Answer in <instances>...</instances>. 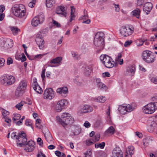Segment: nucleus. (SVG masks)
<instances>
[{
  "label": "nucleus",
  "instance_id": "nucleus-60",
  "mask_svg": "<svg viewBox=\"0 0 157 157\" xmlns=\"http://www.w3.org/2000/svg\"><path fill=\"white\" fill-rule=\"evenodd\" d=\"M110 76V75L109 73L107 72L103 73L102 75V76L103 77H109Z\"/></svg>",
  "mask_w": 157,
  "mask_h": 157
},
{
  "label": "nucleus",
  "instance_id": "nucleus-5",
  "mask_svg": "<svg viewBox=\"0 0 157 157\" xmlns=\"http://www.w3.org/2000/svg\"><path fill=\"white\" fill-rule=\"evenodd\" d=\"M100 59L105 66L108 68H111L114 66V62L109 56L106 55H102L100 56Z\"/></svg>",
  "mask_w": 157,
  "mask_h": 157
},
{
  "label": "nucleus",
  "instance_id": "nucleus-18",
  "mask_svg": "<svg viewBox=\"0 0 157 157\" xmlns=\"http://www.w3.org/2000/svg\"><path fill=\"white\" fill-rule=\"evenodd\" d=\"M56 13L58 14H61L63 16L66 17L67 14L66 9L63 6H59L56 8Z\"/></svg>",
  "mask_w": 157,
  "mask_h": 157
},
{
  "label": "nucleus",
  "instance_id": "nucleus-46",
  "mask_svg": "<svg viewBox=\"0 0 157 157\" xmlns=\"http://www.w3.org/2000/svg\"><path fill=\"white\" fill-rule=\"evenodd\" d=\"M70 116V114L68 113H64L62 114L61 116V118L63 120L65 121V118L66 119Z\"/></svg>",
  "mask_w": 157,
  "mask_h": 157
},
{
  "label": "nucleus",
  "instance_id": "nucleus-30",
  "mask_svg": "<svg viewBox=\"0 0 157 157\" xmlns=\"http://www.w3.org/2000/svg\"><path fill=\"white\" fill-rule=\"evenodd\" d=\"M119 112L122 114H125L127 112L125 105H121L118 108Z\"/></svg>",
  "mask_w": 157,
  "mask_h": 157
},
{
  "label": "nucleus",
  "instance_id": "nucleus-50",
  "mask_svg": "<svg viewBox=\"0 0 157 157\" xmlns=\"http://www.w3.org/2000/svg\"><path fill=\"white\" fill-rule=\"evenodd\" d=\"M36 2V0H32L29 3V6L31 8L33 7L35 4Z\"/></svg>",
  "mask_w": 157,
  "mask_h": 157
},
{
  "label": "nucleus",
  "instance_id": "nucleus-38",
  "mask_svg": "<svg viewBox=\"0 0 157 157\" xmlns=\"http://www.w3.org/2000/svg\"><path fill=\"white\" fill-rule=\"evenodd\" d=\"M24 91L22 90L19 89V88H17L15 92V95L17 97H19L21 96L24 93Z\"/></svg>",
  "mask_w": 157,
  "mask_h": 157
},
{
  "label": "nucleus",
  "instance_id": "nucleus-11",
  "mask_svg": "<svg viewBox=\"0 0 157 157\" xmlns=\"http://www.w3.org/2000/svg\"><path fill=\"white\" fill-rule=\"evenodd\" d=\"M67 103L68 102L67 100L65 99L61 100L58 101L56 105L55 109L57 112H60L62 109L64 108Z\"/></svg>",
  "mask_w": 157,
  "mask_h": 157
},
{
  "label": "nucleus",
  "instance_id": "nucleus-44",
  "mask_svg": "<svg viewBox=\"0 0 157 157\" xmlns=\"http://www.w3.org/2000/svg\"><path fill=\"white\" fill-rule=\"evenodd\" d=\"M100 138V135L99 134H96L95 136L93 138L92 140L95 143L97 141H98Z\"/></svg>",
  "mask_w": 157,
  "mask_h": 157
},
{
  "label": "nucleus",
  "instance_id": "nucleus-19",
  "mask_svg": "<svg viewBox=\"0 0 157 157\" xmlns=\"http://www.w3.org/2000/svg\"><path fill=\"white\" fill-rule=\"evenodd\" d=\"M136 68L134 65L128 67L126 68V71L124 72L126 75L133 76L135 73Z\"/></svg>",
  "mask_w": 157,
  "mask_h": 157
},
{
  "label": "nucleus",
  "instance_id": "nucleus-9",
  "mask_svg": "<svg viewBox=\"0 0 157 157\" xmlns=\"http://www.w3.org/2000/svg\"><path fill=\"white\" fill-rule=\"evenodd\" d=\"M55 96V93L51 88L46 89L43 94V98L44 99L51 100Z\"/></svg>",
  "mask_w": 157,
  "mask_h": 157
},
{
  "label": "nucleus",
  "instance_id": "nucleus-26",
  "mask_svg": "<svg viewBox=\"0 0 157 157\" xmlns=\"http://www.w3.org/2000/svg\"><path fill=\"white\" fill-rule=\"evenodd\" d=\"M44 136L46 140L48 143L49 144L52 143V142L53 141V138L49 132H46L44 134Z\"/></svg>",
  "mask_w": 157,
  "mask_h": 157
},
{
  "label": "nucleus",
  "instance_id": "nucleus-41",
  "mask_svg": "<svg viewBox=\"0 0 157 157\" xmlns=\"http://www.w3.org/2000/svg\"><path fill=\"white\" fill-rule=\"evenodd\" d=\"M10 29L14 35H16L17 34L19 31H20V30L16 27H11Z\"/></svg>",
  "mask_w": 157,
  "mask_h": 157
},
{
  "label": "nucleus",
  "instance_id": "nucleus-63",
  "mask_svg": "<svg viewBox=\"0 0 157 157\" xmlns=\"http://www.w3.org/2000/svg\"><path fill=\"white\" fill-rule=\"evenodd\" d=\"M132 42L131 40L130 41H126L124 44V46L125 47H127L128 46H129L130 45V44L132 43Z\"/></svg>",
  "mask_w": 157,
  "mask_h": 157
},
{
  "label": "nucleus",
  "instance_id": "nucleus-53",
  "mask_svg": "<svg viewBox=\"0 0 157 157\" xmlns=\"http://www.w3.org/2000/svg\"><path fill=\"white\" fill-rule=\"evenodd\" d=\"M80 129L79 128H76L74 130L73 134L75 135H78L80 133Z\"/></svg>",
  "mask_w": 157,
  "mask_h": 157
},
{
  "label": "nucleus",
  "instance_id": "nucleus-4",
  "mask_svg": "<svg viewBox=\"0 0 157 157\" xmlns=\"http://www.w3.org/2000/svg\"><path fill=\"white\" fill-rule=\"evenodd\" d=\"M142 57L143 60L148 63H152L155 60V56L148 50H145L143 52Z\"/></svg>",
  "mask_w": 157,
  "mask_h": 157
},
{
  "label": "nucleus",
  "instance_id": "nucleus-21",
  "mask_svg": "<svg viewBox=\"0 0 157 157\" xmlns=\"http://www.w3.org/2000/svg\"><path fill=\"white\" fill-rule=\"evenodd\" d=\"M33 80V83L32 86L33 89L39 94H42L43 92V90L38 84L36 79V78L34 79Z\"/></svg>",
  "mask_w": 157,
  "mask_h": 157
},
{
  "label": "nucleus",
  "instance_id": "nucleus-32",
  "mask_svg": "<svg viewBox=\"0 0 157 157\" xmlns=\"http://www.w3.org/2000/svg\"><path fill=\"white\" fill-rule=\"evenodd\" d=\"M71 55L73 59L75 60H78L81 59V55L79 54L76 52H71Z\"/></svg>",
  "mask_w": 157,
  "mask_h": 157
},
{
  "label": "nucleus",
  "instance_id": "nucleus-39",
  "mask_svg": "<svg viewBox=\"0 0 157 157\" xmlns=\"http://www.w3.org/2000/svg\"><path fill=\"white\" fill-rule=\"evenodd\" d=\"M97 86L98 89L101 90H105L107 89V87L102 82L98 84Z\"/></svg>",
  "mask_w": 157,
  "mask_h": 157
},
{
  "label": "nucleus",
  "instance_id": "nucleus-59",
  "mask_svg": "<svg viewBox=\"0 0 157 157\" xmlns=\"http://www.w3.org/2000/svg\"><path fill=\"white\" fill-rule=\"evenodd\" d=\"M13 62V59L9 57L8 58L7 61V65H9L10 64L12 63Z\"/></svg>",
  "mask_w": 157,
  "mask_h": 157
},
{
  "label": "nucleus",
  "instance_id": "nucleus-55",
  "mask_svg": "<svg viewBox=\"0 0 157 157\" xmlns=\"http://www.w3.org/2000/svg\"><path fill=\"white\" fill-rule=\"evenodd\" d=\"M5 60L3 58H0V67H2L4 66Z\"/></svg>",
  "mask_w": 157,
  "mask_h": 157
},
{
  "label": "nucleus",
  "instance_id": "nucleus-42",
  "mask_svg": "<svg viewBox=\"0 0 157 157\" xmlns=\"http://www.w3.org/2000/svg\"><path fill=\"white\" fill-rule=\"evenodd\" d=\"M105 145V143L104 142H102L99 144H95V146L96 148H98L99 147L101 149H103L104 148Z\"/></svg>",
  "mask_w": 157,
  "mask_h": 157
},
{
  "label": "nucleus",
  "instance_id": "nucleus-15",
  "mask_svg": "<svg viewBox=\"0 0 157 157\" xmlns=\"http://www.w3.org/2000/svg\"><path fill=\"white\" fill-rule=\"evenodd\" d=\"M123 152L119 147H116L113 150L111 157H123Z\"/></svg>",
  "mask_w": 157,
  "mask_h": 157
},
{
  "label": "nucleus",
  "instance_id": "nucleus-52",
  "mask_svg": "<svg viewBox=\"0 0 157 157\" xmlns=\"http://www.w3.org/2000/svg\"><path fill=\"white\" fill-rule=\"evenodd\" d=\"M52 23L54 25L56 26L57 27H60L61 26L60 24L59 23L53 19H52Z\"/></svg>",
  "mask_w": 157,
  "mask_h": 157
},
{
  "label": "nucleus",
  "instance_id": "nucleus-17",
  "mask_svg": "<svg viewBox=\"0 0 157 157\" xmlns=\"http://www.w3.org/2000/svg\"><path fill=\"white\" fill-rule=\"evenodd\" d=\"M73 81L77 85L82 86L86 84V81L83 79L79 78L78 76H76L73 78Z\"/></svg>",
  "mask_w": 157,
  "mask_h": 157
},
{
  "label": "nucleus",
  "instance_id": "nucleus-34",
  "mask_svg": "<svg viewBox=\"0 0 157 157\" xmlns=\"http://www.w3.org/2000/svg\"><path fill=\"white\" fill-rule=\"evenodd\" d=\"M55 3V2L54 0H46V5L47 7H51Z\"/></svg>",
  "mask_w": 157,
  "mask_h": 157
},
{
  "label": "nucleus",
  "instance_id": "nucleus-57",
  "mask_svg": "<svg viewBox=\"0 0 157 157\" xmlns=\"http://www.w3.org/2000/svg\"><path fill=\"white\" fill-rule=\"evenodd\" d=\"M115 8V10L117 12H119L120 11L119 6L118 4L116 5L115 3L113 4Z\"/></svg>",
  "mask_w": 157,
  "mask_h": 157
},
{
  "label": "nucleus",
  "instance_id": "nucleus-2",
  "mask_svg": "<svg viewBox=\"0 0 157 157\" xmlns=\"http://www.w3.org/2000/svg\"><path fill=\"white\" fill-rule=\"evenodd\" d=\"M104 33L103 32H98L95 35L94 40L95 48L99 50L103 49L104 47Z\"/></svg>",
  "mask_w": 157,
  "mask_h": 157
},
{
  "label": "nucleus",
  "instance_id": "nucleus-40",
  "mask_svg": "<svg viewBox=\"0 0 157 157\" xmlns=\"http://www.w3.org/2000/svg\"><path fill=\"white\" fill-rule=\"evenodd\" d=\"M96 100L97 102L104 103L106 101V98L104 96H101L96 98Z\"/></svg>",
  "mask_w": 157,
  "mask_h": 157
},
{
  "label": "nucleus",
  "instance_id": "nucleus-20",
  "mask_svg": "<svg viewBox=\"0 0 157 157\" xmlns=\"http://www.w3.org/2000/svg\"><path fill=\"white\" fill-rule=\"evenodd\" d=\"M153 6V4L151 2H147L144 5L143 8V10L146 12L147 14H148L152 9Z\"/></svg>",
  "mask_w": 157,
  "mask_h": 157
},
{
  "label": "nucleus",
  "instance_id": "nucleus-62",
  "mask_svg": "<svg viewBox=\"0 0 157 157\" xmlns=\"http://www.w3.org/2000/svg\"><path fill=\"white\" fill-rule=\"evenodd\" d=\"M5 8L3 5H1L0 6V14L2 13L5 10Z\"/></svg>",
  "mask_w": 157,
  "mask_h": 157
},
{
  "label": "nucleus",
  "instance_id": "nucleus-25",
  "mask_svg": "<svg viewBox=\"0 0 157 157\" xmlns=\"http://www.w3.org/2000/svg\"><path fill=\"white\" fill-rule=\"evenodd\" d=\"M27 86V83L26 81L24 80H22L20 82L17 88H19V89L21 90H22L23 91H24Z\"/></svg>",
  "mask_w": 157,
  "mask_h": 157
},
{
  "label": "nucleus",
  "instance_id": "nucleus-33",
  "mask_svg": "<svg viewBox=\"0 0 157 157\" xmlns=\"http://www.w3.org/2000/svg\"><path fill=\"white\" fill-rule=\"evenodd\" d=\"M92 71V70L91 67L90 66L87 67L85 68L84 73L86 76H90Z\"/></svg>",
  "mask_w": 157,
  "mask_h": 157
},
{
  "label": "nucleus",
  "instance_id": "nucleus-7",
  "mask_svg": "<svg viewBox=\"0 0 157 157\" xmlns=\"http://www.w3.org/2000/svg\"><path fill=\"white\" fill-rule=\"evenodd\" d=\"M44 14L42 13L35 17L32 21V25L34 26H36L39 24L42 23L44 21Z\"/></svg>",
  "mask_w": 157,
  "mask_h": 157
},
{
  "label": "nucleus",
  "instance_id": "nucleus-22",
  "mask_svg": "<svg viewBox=\"0 0 157 157\" xmlns=\"http://www.w3.org/2000/svg\"><path fill=\"white\" fill-rule=\"evenodd\" d=\"M13 41L10 39H5L3 40V46L6 48H9L13 46Z\"/></svg>",
  "mask_w": 157,
  "mask_h": 157
},
{
  "label": "nucleus",
  "instance_id": "nucleus-10",
  "mask_svg": "<svg viewBox=\"0 0 157 157\" xmlns=\"http://www.w3.org/2000/svg\"><path fill=\"white\" fill-rule=\"evenodd\" d=\"M93 110V107L89 105H82L79 108L78 113V114L81 115L82 113L91 112Z\"/></svg>",
  "mask_w": 157,
  "mask_h": 157
},
{
  "label": "nucleus",
  "instance_id": "nucleus-49",
  "mask_svg": "<svg viewBox=\"0 0 157 157\" xmlns=\"http://www.w3.org/2000/svg\"><path fill=\"white\" fill-rule=\"evenodd\" d=\"M2 114L3 116V118H5V117H6V116L9 114V113L7 111H6L4 109H2Z\"/></svg>",
  "mask_w": 157,
  "mask_h": 157
},
{
  "label": "nucleus",
  "instance_id": "nucleus-23",
  "mask_svg": "<svg viewBox=\"0 0 157 157\" xmlns=\"http://www.w3.org/2000/svg\"><path fill=\"white\" fill-rule=\"evenodd\" d=\"M57 93L63 94H66L68 92V89L66 87H63L58 88L56 90Z\"/></svg>",
  "mask_w": 157,
  "mask_h": 157
},
{
  "label": "nucleus",
  "instance_id": "nucleus-12",
  "mask_svg": "<svg viewBox=\"0 0 157 157\" xmlns=\"http://www.w3.org/2000/svg\"><path fill=\"white\" fill-rule=\"evenodd\" d=\"M67 103L68 102L67 100L65 99L61 100L58 101L56 105L55 109L57 112H60L62 109L64 108Z\"/></svg>",
  "mask_w": 157,
  "mask_h": 157
},
{
  "label": "nucleus",
  "instance_id": "nucleus-27",
  "mask_svg": "<svg viewBox=\"0 0 157 157\" xmlns=\"http://www.w3.org/2000/svg\"><path fill=\"white\" fill-rule=\"evenodd\" d=\"M35 40L36 41L37 44L38 45L39 48L40 49H42L44 47V40L42 38H36Z\"/></svg>",
  "mask_w": 157,
  "mask_h": 157
},
{
  "label": "nucleus",
  "instance_id": "nucleus-36",
  "mask_svg": "<svg viewBox=\"0 0 157 157\" xmlns=\"http://www.w3.org/2000/svg\"><path fill=\"white\" fill-rule=\"evenodd\" d=\"M21 117V115L18 113H15L13 114L12 120L15 124V122H17L18 120H19Z\"/></svg>",
  "mask_w": 157,
  "mask_h": 157
},
{
  "label": "nucleus",
  "instance_id": "nucleus-45",
  "mask_svg": "<svg viewBox=\"0 0 157 157\" xmlns=\"http://www.w3.org/2000/svg\"><path fill=\"white\" fill-rule=\"evenodd\" d=\"M32 123L31 120L29 119H27L25 120V124L26 125L28 126L31 127L32 128H33L32 126Z\"/></svg>",
  "mask_w": 157,
  "mask_h": 157
},
{
  "label": "nucleus",
  "instance_id": "nucleus-31",
  "mask_svg": "<svg viewBox=\"0 0 157 157\" xmlns=\"http://www.w3.org/2000/svg\"><path fill=\"white\" fill-rule=\"evenodd\" d=\"M62 59L61 57H57L52 59L50 62V63L53 64L59 63L61 62Z\"/></svg>",
  "mask_w": 157,
  "mask_h": 157
},
{
  "label": "nucleus",
  "instance_id": "nucleus-51",
  "mask_svg": "<svg viewBox=\"0 0 157 157\" xmlns=\"http://www.w3.org/2000/svg\"><path fill=\"white\" fill-rule=\"evenodd\" d=\"M37 142L38 144L41 147L43 145V142L40 138L38 137L37 139Z\"/></svg>",
  "mask_w": 157,
  "mask_h": 157
},
{
  "label": "nucleus",
  "instance_id": "nucleus-61",
  "mask_svg": "<svg viewBox=\"0 0 157 157\" xmlns=\"http://www.w3.org/2000/svg\"><path fill=\"white\" fill-rule=\"evenodd\" d=\"M144 2V0H137V4L139 6H141Z\"/></svg>",
  "mask_w": 157,
  "mask_h": 157
},
{
  "label": "nucleus",
  "instance_id": "nucleus-56",
  "mask_svg": "<svg viewBox=\"0 0 157 157\" xmlns=\"http://www.w3.org/2000/svg\"><path fill=\"white\" fill-rule=\"evenodd\" d=\"M94 143V142L93 141L91 140H86V144L87 145H90L92 144H93Z\"/></svg>",
  "mask_w": 157,
  "mask_h": 157
},
{
  "label": "nucleus",
  "instance_id": "nucleus-16",
  "mask_svg": "<svg viewBox=\"0 0 157 157\" xmlns=\"http://www.w3.org/2000/svg\"><path fill=\"white\" fill-rule=\"evenodd\" d=\"M33 143V142L32 141H29L27 143H25V145L24 147L25 151L27 152L33 151L35 148Z\"/></svg>",
  "mask_w": 157,
  "mask_h": 157
},
{
  "label": "nucleus",
  "instance_id": "nucleus-48",
  "mask_svg": "<svg viewBox=\"0 0 157 157\" xmlns=\"http://www.w3.org/2000/svg\"><path fill=\"white\" fill-rule=\"evenodd\" d=\"M25 117L24 116H23L21 119L18 121L17 122H15V124L17 125H20L22 124L23 121L25 119Z\"/></svg>",
  "mask_w": 157,
  "mask_h": 157
},
{
  "label": "nucleus",
  "instance_id": "nucleus-14",
  "mask_svg": "<svg viewBox=\"0 0 157 157\" xmlns=\"http://www.w3.org/2000/svg\"><path fill=\"white\" fill-rule=\"evenodd\" d=\"M154 105L151 103L145 106L143 108V112L145 113L150 114L152 113L155 111Z\"/></svg>",
  "mask_w": 157,
  "mask_h": 157
},
{
  "label": "nucleus",
  "instance_id": "nucleus-64",
  "mask_svg": "<svg viewBox=\"0 0 157 157\" xmlns=\"http://www.w3.org/2000/svg\"><path fill=\"white\" fill-rule=\"evenodd\" d=\"M37 157H46L42 152H40L37 155Z\"/></svg>",
  "mask_w": 157,
  "mask_h": 157
},
{
  "label": "nucleus",
  "instance_id": "nucleus-58",
  "mask_svg": "<svg viewBox=\"0 0 157 157\" xmlns=\"http://www.w3.org/2000/svg\"><path fill=\"white\" fill-rule=\"evenodd\" d=\"M75 17V16L74 14V13H71V16L70 19V22H71L72 20H74Z\"/></svg>",
  "mask_w": 157,
  "mask_h": 157
},
{
  "label": "nucleus",
  "instance_id": "nucleus-54",
  "mask_svg": "<svg viewBox=\"0 0 157 157\" xmlns=\"http://www.w3.org/2000/svg\"><path fill=\"white\" fill-rule=\"evenodd\" d=\"M151 82L155 84H157V78L155 77H153L151 78Z\"/></svg>",
  "mask_w": 157,
  "mask_h": 157
},
{
  "label": "nucleus",
  "instance_id": "nucleus-3",
  "mask_svg": "<svg viewBox=\"0 0 157 157\" xmlns=\"http://www.w3.org/2000/svg\"><path fill=\"white\" fill-rule=\"evenodd\" d=\"M15 78L12 75L5 74L0 78L1 83L3 85L7 86L11 85L15 82Z\"/></svg>",
  "mask_w": 157,
  "mask_h": 157
},
{
  "label": "nucleus",
  "instance_id": "nucleus-13",
  "mask_svg": "<svg viewBox=\"0 0 157 157\" xmlns=\"http://www.w3.org/2000/svg\"><path fill=\"white\" fill-rule=\"evenodd\" d=\"M133 30L131 28H127L125 26H122L121 29V33L124 36H127L132 34Z\"/></svg>",
  "mask_w": 157,
  "mask_h": 157
},
{
  "label": "nucleus",
  "instance_id": "nucleus-28",
  "mask_svg": "<svg viewBox=\"0 0 157 157\" xmlns=\"http://www.w3.org/2000/svg\"><path fill=\"white\" fill-rule=\"evenodd\" d=\"M141 13V11L139 9L137 8L136 9L133 10L131 14L132 17H135L137 18L140 17V14Z\"/></svg>",
  "mask_w": 157,
  "mask_h": 157
},
{
  "label": "nucleus",
  "instance_id": "nucleus-24",
  "mask_svg": "<svg viewBox=\"0 0 157 157\" xmlns=\"http://www.w3.org/2000/svg\"><path fill=\"white\" fill-rule=\"evenodd\" d=\"M157 128V123L155 121L152 122L148 128L149 132H153L154 130Z\"/></svg>",
  "mask_w": 157,
  "mask_h": 157
},
{
  "label": "nucleus",
  "instance_id": "nucleus-6",
  "mask_svg": "<svg viewBox=\"0 0 157 157\" xmlns=\"http://www.w3.org/2000/svg\"><path fill=\"white\" fill-rule=\"evenodd\" d=\"M16 139L17 146L20 147L25 145L27 141L26 134L22 131L16 137Z\"/></svg>",
  "mask_w": 157,
  "mask_h": 157
},
{
  "label": "nucleus",
  "instance_id": "nucleus-47",
  "mask_svg": "<svg viewBox=\"0 0 157 157\" xmlns=\"http://www.w3.org/2000/svg\"><path fill=\"white\" fill-rule=\"evenodd\" d=\"M24 102L21 101L20 103L16 105L15 107L19 110H21V107L23 105Z\"/></svg>",
  "mask_w": 157,
  "mask_h": 157
},
{
  "label": "nucleus",
  "instance_id": "nucleus-37",
  "mask_svg": "<svg viewBox=\"0 0 157 157\" xmlns=\"http://www.w3.org/2000/svg\"><path fill=\"white\" fill-rule=\"evenodd\" d=\"M134 147L132 146H128L126 149V153L133 154L134 153Z\"/></svg>",
  "mask_w": 157,
  "mask_h": 157
},
{
  "label": "nucleus",
  "instance_id": "nucleus-29",
  "mask_svg": "<svg viewBox=\"0 0 157 157\" xmlns=\"http://www.w3.org/2000/svg\"><path fill=\"white\" fill-rule=\"evenodd\" d=\"M125 105L126 108V111H127L128 112H130L133 111L136 107V104L134 103H132L131 105Z\"/></svg>",
  "mask_w": 157,
  "mask_h": 157
},
{
  "label": "nucleus",
  "instance_id": "nucleus-1",
  "mask_svg": "<svg viewBox=\"0 0 157 157\" xmlns=\"http://www.w3.org/2000/svg\"><path fill=\"white\" fill-rule=\"evenodd\" d=\"M11 11L15 16L19 18L24 17L26 12L25 6L21 4H16L13 5L11 8Z\"/></svg>",
  "mask_w": 157,
  "mask_h": 157
},
{
  "label": "nucleus",
  "instance_id": "nucleus-8",
  "mask_svg": "<svg viewBox=\"0 0 157 157\" xmlns=\"http://www.w3.org/2000/svg\"><path fill=\"white\" fill-rule=\"evenodd\" d=\"M56 118L57 121L64 127H65L68 124H72L74 122V118L71 117L70 116L67 118L65 119V121L63 120L59 117H57Z\"/></svg>",
  "mask_w": 157,
  "mask_h": 157
},
{
  "label": "nucleus",
  "instance_id": "nucleus-43",
  "mask_svg": "<svg viewBox=\"0 0 157 157\" xmlns=\"http://www.w3.org/2000/svg\"><path fill=\"white\" fill-rule=\"evenodd\" d=\"M84 17H85V19H87L88 18V16L87 14V11L85 10H84V15L80 17L79 18V20H82L84 19Z\"/></svg>",
  "mask_w": 157,
  "mask_h": 157
},
{
  "label": "nucleus",
  "instance_id": "nucleus-35",
  "mask_svg": "<svg viewBox=\"0 0 157 157\" xmlns=\"http://www.w3.org/2000/svg\"><path fill=\"white\" fill-rule=\"evenodd\" d=\"M115 130L113 126H111L109 127L106 131L105 133L107 134H111L113 135L115 132Z\"/></svg>",
  "mask_w": 157,
  "mask_h": 157
}]
</instances>
